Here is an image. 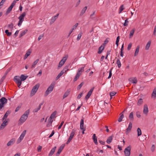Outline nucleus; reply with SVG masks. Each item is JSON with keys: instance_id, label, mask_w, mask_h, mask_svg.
I'll use <instances>...</instances> for the list:
<instances>
[{"instance_id": "1", "label": "nucleus", "mask_w": 156, "mask_h": 156, "mask_svg": "<svg viewBox=\"0 0 156 156\" xmlns=\"http://www.w3.org/2000/svg\"><path fill=\"white\" fill-rule=\"evenodd\" d=\"M30 110H28L26 111L21 116L19 120V122L21 124L24 123L27 119L28 115L29 114Z\"/></svg>"}, {"instance_id": "2", "label": "nucleus", "mask_w": 156, "mask_h": 156, "mask_svg": "<svg viewBox=\"0 0 156 156\" xmlns=\"http://www.w3.org/2000/svg\"><path fill=\"white\" fill-rule=\"evenodd\" d=\"M55 83H52L51 85L48 87L44 93V96L46 97L53 90L54 86L55 85Z\"/></svg>"}, {"instance_id": "3", "label": "nucleus", "mask_w": 156, "mask_h": 156, "mask_svg": "<svg viewBox=\"0 0 156 156\" xmlns=\"http://www.w3.org/2000/svg\"><path fill=\"white\" fill-rule=\"evenodd\" d=\"M7 102V100L4 97H2L0 99V111H2L4 107V106Z\"/></svg>"}, {"instance_id": "4", "label": "nucleus", "mask_w": 156, "mask_h": 156, "mask_svg": "<svg viewBox=\"0 0 156 156\" xmlns=\"http://www.w3.org/2000/svg\"><path fill=\"white\" fill-rule=\"evenodd\" d=\"M26 15V14L25 12H23L21 15L18 17L19 21L18 23V25L19 27H20L24 20V17Z\"/></svg>"}, {"instance_id": "5", "label": "nucleus", "mask_w": 156, "mask_h": 156, "mask_svg": "<svg viewBox=\"0 0 156 156\" xmlns=\"http://www.w3.org/2000/svg\"><path fill=\"white\" fill-rule=\"evenodd\" d=\"M39 87V85L38 84H36L33 87L30 93V95L31 96H33L36 93Z\"/></svg>"}, {"instance_id": "6", "label": "nucleus", "mask_w": 156, "mask_h": 156, "mask_svg": "<svg viewBox=\"0 0 156 156\" xmlns=\"http://www.w3.org/2000/svg\"><path fill=\"white\" fill-rule=\"evenodd\" d=\"M68 57V55H65V56L62 58V60L60 61V62H59L58 65V68L61 67L64 64L65 62L66 61Z\"/></svg>"}, {"instance_id": "7", "label": "nucleus", "mask_w": 156, "mask_h": 156, "mask_svg": "<svg viewBox=\"0 0 156 156\" xmlns=\"http://www.w3.org/2000/svg\"><path fill=\"white\" fill-rule=\"evenodd\" d=\"M26 133V130H24L22 133L20 135V137L17 139L16 141V143L18 144L20 143L22 140L23 139Z\"/></svg>"}, {"instance_id": "8", "label": "nucleus", "mask_w": 156, "mask_h": 156, "mask_svg": "<svg viewBox=\"0 0 156 156\" xmlns=\"http://www.w3.org/2000/svg\"><path fill=\"white\" fill-rule=\"evenodd\" d=\"M131 146H129L126 147L124 150V152L125 156H129L130 154Z\"/></svg>"}, {"instance_id": "9", "label": "nucleus", "mask_w": 156, "mask_h": 156, "mask_svg": "<svg viewBox=\"0 0 156 156\" xmlns=\"http://www.w3.org/2000/svg\"><path fill=\"white\" fill-rule=\"evenodd\" d=\"M16 4V1L14 0L10 6L9 7L7 11L6 12L5 14L6 15L8 14L11 11L12 9L13 8L14 6Z\"/></svg>"}, {"instance_id": "10", "label": "nucleus", "mask_w": 156, "mask_h": 156, "mask_svg": "<svg viewBox=\"0 0 156 156\" xmlns=\"http://www.w3.org/2000/svg\"><path fill=\"white\" fill-rule=\"evenodd\" d=\"M75 131L74 130H73L71 132L70 135L69 136V137L67 142L66 144H68L71 140L72 139L75 134Z\"/></svg>"}, {"instance_id": "11", "label": "nucleus", "mask_w": 156, "mask_h": 156, "mask_svg": "<svg viewBox=\"0 0 156 156\" xmlns=\"http://www.w3.org/2000/svg\"><path fill=\"white\" fill-rule=\"evenodd\" d=\"M149 110L147 105V104L144 105L143 111L144 114L146 115L147 114Z\"/></svg>"}, {"instance_id": "12", "label": "nucleus", "mask_w": 156, "mask_h": 156, "mask_svg": "<svg viewBox=\"0 0 156 156\" xmlns=\"http://www.w3.org/2000/svg\"><path fill=\"white\" fill-rule=\"evenodd\" d=\"M16 139L14 138L12 139L7 143V146L9 147L13 145L15 143Z\"/></svg>"}, {"instance_id": "13", "label": "nucleus", "mask_w": 156, "mask_h": 156, "mask_svg": "<svg viewBox=\"0 0 156 156\" xmlns=\"http://www.w3.org/2000/svg\"><path fill=\"white\" fill-rule=\"evenodd\" d=\"M94 88V87H92L90 89L89 91L88 92L87 94L85 97V99H86L87 100L90 98L93 91Z\"/></svg>"}, {"instance_id": "14", "label": "nucleus", "mask_w": 156, "mask_h": 156, "mask_svg": "<svg viewBox=\"0 0 156 156\" xmlns=\"http://www.w3.org/2000/svg\"><path fill=\"white\" fill-rule=\"evenodd\" d=\"M14 81L16 83H22L21 81L20 80V76H15L13 79Z\"/></svg>"}, {"instance_id": "15", "label": "nucleus", "mask_w": 156, "mask_h": 156, "mask_svg": "<svg viewBox=\"0 0 156 156\" xmlns=\"http://www.w3.org/2000/svg\"><path fill=\"white\" fill-rule=\"evenodd\" d=\"M32 50L31 49H29L27 51L25 55L24 59V60L26 59L27 57L30 55L32 52Z\"/></svg>"}, {"instance_id": "16", "label": "nucleus", "mask_w": 156, "mask_h": 156, "mask_svg": "<svg viewBox=\"0 0 156 156\" xmlns=\"http://www.w3.org/2000/svg\"><path fill=\"white\" fill-rule=\"evenodd\" d=\"M59 15V14H57L56 16L52 17L50 23V24H52L55 21L56 19L58 18Z\"/></svg>"}, {"instance_id": "17", "label": "nucleus", "mask_w": 156, "mask_h": 156, "mask_svg": "<svg viewBox=\"0 0 156 156\" xmlns=\"http://www.w3.org/2000/svg\"><path fill=\"white\" fill-rule=\"evenodd\" d=\"M57 112L56 111H54L53 112L51 115L50 117H49V119L51 120V121H53L54 118L55 117V116Z\"/></svg>"}, {"instance_id": "18", "label": "nucleus", "mask_w": 156, "mask_h": 156, "mask_svg": "<svg viewBox=\"0 0 156 156\" xmlns=\"http://www.w3.org/2000/svg\"><path fill=\"white\" fill-rule=\"evenodd\" d=\"M7 121H6V120H5L4 121L0 126V129L1 130L3 129L5 127V126L7 125Z\"/></svg>"}, {"instance_id": "19", "label": "nucleus", "mask_w": 156, "mask_h": 156, "mask_svg": "<svg viewBox=\"0 0 156 156\" xmlns=\"http://www.w3.org/2000/svg\"><path fill=\"white\" fill-rule=\"evenodd\" d=\"M132 127V124L131 122H130L129 123L128 127V128L126 129V134H127L129 133V132L130 131Z\"/></svg>"}, {"instance_id": "20", "label": "nucleus", "mask_w": 156, "mask_h": 156, "mask_svg": "<svg viewBox=\"0 0 156 156\" xmlns=\"http://www.w3.org/2000/svg\"><path fill=\"white\" fill-rule=\"evenodd\" d=\"M151 98L155 99L156 98V87L154 88L151 94Z\"/></svg>"}, {"instance_id": "21", "label": "nucleus", "mask_w": 156, "mask_h": 156, "mask_svg": "<svg viewBox=\"0 0 156 156\" xmlns=\"http://www.w3.org/2000/svg\"><path fill=\"white\" fill-rule=\"evenodd\" d=\"M129 80L130 83H133L136 84L137 82V80L136 77L130 78Z\"/></svg>"}, {"instance_id": "22", "label": "nucleus", "mask_w": 156, "mask_h": 156, "mask_svg": "<svg viewBox=\"0 0 156 156\" xmlns=\"http://www.w3.org/2000/svg\"><path fill=\"white\" fill-rule=\"evenodd\" d=\"M84 67L85 66H84L79 68L78 69V71L77 73L81 75L82 74V73L84 71Z\"/></svg>"}, {"instance_id": "23", "label": "nucleus", "mask_w": 156, "mask_h": 156, "mask_svg": "<svg viewBox=\"0 0 156 156\" xmlns=\"http://www.w3.org/2000/svg\"><path fill=\"white\" fill-rule=\"evenodd\" d=\"M63 148H64V146H61L60 147V148L58 150V151L57 153H56V156H59L60 154V153L62 151L63 149Z\"/></svg>"}, {"instance_id": "24", "label": "nucleus", "mask_w": 156, "mask_h": 156, "mask_svg": "<svg viewBox=\"0 0 156 156\" xmlns=\"http://www.w3.org/2000/svg\"><path fill=\"white\" fill-rule=\"evenodd\" d=\"M56 148V146L54 147L50 151L48 155V156H51L54 153Z\"/></svg>"}, {"instance_id": "25", "label": "nucleus", "mask_w": 156, "mask_h": 156, "mask_svg": "<svg viewBox=\"0 0 156 156\" xmlns=\"http://www.w3.org/2000/svg\"><path fill=\"white\" fill-rule=\"evenodd\" d=\"M92 139L94 141V143L96 145H97L98 144L97 137L96 136V134H93L92 137Z\"/></svg>"}, {"instance_id": "26", "label": "nucleus", "mask_w": 156, "mask_h": 156, "mask_svg": "<svg viewBox=\"0 0 156 156\" xmlns=\"http://www.w3.org/2000/svg\"><path fill=\"white\" fill-rule=\"evenodd\" d=\"M151 41H149L147 43L145 47V50H149L150 46H151Z\"/></svg>"}, {"instance_id": "27", "label": "nucleus", "mask_w": 156, "mask_h": 156, "mask_svg": "<svg viewBox=\"0 0 156 156\" xmlns=\"http://www.w3.org/2000/svg\"><path fill=\"white\" fill-rule=\"evenodd\" d=\"M113 139V136H109L106 140V142L108 144H110L112 141Z\"/></svg>"}, {"instance_id": "28", "label": "nucleus", "mask_w": 156, "mask_h": 156, "mask_svg": "<svg viewBox=\"0 0 156 156\" xmlns=\"http://www.w3.org/2000/svg\"><path fill=\"white\" fill-rule=\"evenodd\" d=\"M13 25L12 23H11L10 24L8 25V29L10 31H12L13 28Z\"/></svg>"}, {"instance_id": "29", "label": "nucleus", "mask_w": 156, "mask_h": 156, "mask_svg": "<svg viewBox=\"0 0 156 156\" xmlns=\"http://www.w3.org/2000/svg\"><path fill=\"white\" fill-rule=\"evenodd\" d=\"M27 77L28 76H25L23 74L21 75L20 76V78L21 82L22 81H23L25 80Z\"/></svg>"}, {"instance_id": "30", "label": "nucleus", "mask_w": 156, "mask_h": 156, "mask_svg": "<svg viewBox=\"0 0 156 156\" xmlns=\"http://www.w3.org/2000/svg\"><path fill=\"white\" fill-rule=\"evenodd\" d=\"M140 48L139 46L138 45L137 46L135 50V51L134 53V56H136L138 54Z\"/></svg>"}, {"instance_id": "31", "label": "nucleus", "mask_w": 156, "mask_h": 156, "mask_svg": "<svg viewBox=\"0 0 156 156\" xmlns=\"http://www.w3.org/2000/svg\"><path fill=\"white\" fill-rule=\"evenodd\" d=\"M27 29L25 30L22 31L20 33L19 37H21L22 36H23L27 32Z\"/></svg>"}, {"instance_id": "32", "label": "nucleus", "mask_w": 156, "mask_h": 156, "mask_svg": "<svg viewBox=\"0 0 156 156\" xmlns=\"http://www.w3.org/2000/svg\"><path fill=\"white\" fill-rule=\"evenodd\" d=\"M69 94V91H66L64 94L63 96V99H64L67 97Z\"/></svg>"}, {"instance_id": "33", "label": "nucleus", "mask_w": 156, "mask_h": 156, "mask_svg": "<svg viewBox=\"0 0 156 156\" xmlns=\"http://www.w3.org/2000/svg\"><path fill=\"white\" fill-rule=\"evenodd\" d=\"M104 47L102 46H101L98 49V53L99 54H101L102 51L104 50Z\"/></svg>"}, {"instance_id": "34", "label": "nucleus", "mask_w": 156, "mask_h": 156, "mask_svg": "<svg viewBox=\"0 0 156 156\" xmlns=\"http://www.w3.org/2000/svg\"><path fill=\"white\" fill-rule=\"evenodd\" d=\"M10 114V112L9 111H7L6 112L5 114L4 115V117L2 118V120H4V119H6L7 117L9 114Z\"/></svg>"}, {"instance_id": "35", "label": "nucleus", "mask_w": 156, "mask_h": 156, "mask_svg": "<svg viewBox=\"0 0 156 156\" xmlns=\"http://www.w3.org/2000/svg\"><path fill=\"white\" fill-rule=\"evenodd\" d=\"M41 109V105H39L37 107L34 109L33 111V112L35 113L37 112Z\"/></svg>"}, {"instance_id": "36", "label": "nucleus", "mask_w": 156, "mask_h": 156, "mask_svg": "<svg viewBox=\"0 0 156 156\" xmlns=\"http://www.w3.org/2000/svg\"><path fill=\"white\" fill-rule=\"evenodd\" d=\"M80 76L81 75H80L77 73L73 79L74 81L75 82L76 81Z\"/></svg>"}, {"instance_id": "37", "label": "nucleus", "mask_w": 156, "mask_h": 156, "mask_svg": "<svg viewBox=\"0 0 156 156\" xmlns=\"http://www.w3.org/2000/svg\"><path fill=\"white\" fill-rule=\"evenodd\" d=\"M64 73L63 71H61L56 78V80H58Z\"/></svg>"}, {"instance_id": "38", "label": "nucleus", "mask_w": 156, "mask_h": 156, "mask_svg": "<svg viewBox=\"0 0 156 156\" xmlns=\"http://www.w3.org/2000/svg\"><path fill=\"white\" fill-rule=\"evenodd\" d=\"M129 119L131 121L133 120V112H131L130 113L129 116Z\"/></svg>"}, {"instance_id": "39", "label": "nucleus", "mask_w": 156, "mask_h": 156, "mask_svg": "<svg viewBox=\"0 0 156 156\" xmlns=\"http://www.w3.org/2000/svg\"><path fill=\"white\" fill-rule=\"evenodd\" d=\"M87 8L86 6L85 7L83 8L80 13L81 15H82L85 12L87 9Z\"/></svg>"}, {"instance_id": "40", "label": "nucleus", "mask_w": 156, "mask_h": 156, "mask_svg": "<svg viewBox=\"0 0 156 156\" xmlns=\"http://www.w3.org/2000/svg\"><path fill=\"white\" fill-rule=\"evenodd\" d=\"M39 61V59H36L33 63L31 66V68H33L37 64Z\"/></svg>"}, {"instance_id": "41", "label": "nucleus", "mask_w": 156, "mask_h": 156, "mask_svg": "<svg viewBox=\"0 0 156 156\" xmlns=\"http://www.w3.org/2000/svg\"><path fill=\"white\" fill-rule=\"evenodd\" d=\"M137 132L138 136H140L142 134L141 131L140 129L139 128H138L137 129Z\"/></svg>"}, {"instance_id": "42", "label": "nucleus", "mask_w": 156, "mask_h": 156, "mask_svg": "<svg viewBox=\"0 0 156 156\" xmlns=\"http://www.w3.org/2000/svg\"><path fill=\"white\" fill-rule=\"evenodd\" d=\"M135 31V29H133L130 31V34H129V38H131L132 37Z\"/></svg>"}, {"instance_id": "43", "label": "nucleus", "mask_w": 156, "mask_h": 156, "mask_svg": "<svg viewBox=\"0 0 156 156\" xmlns=\"http://www.w3.org/2000/svg\"><path fill=\"white\" fill-rule=\"evenodd\" d=\"M53 121H51V120L48 119V122L47 124V126L49 127L51 126L52 123Z\"/></svg>"}, {"instance_id": "44", "label": "nucleus", "mask_w": 156, "mask_h": 156, "mask_svg": "<svg viewBox=\"0 0 156 156\" xmlns=\"http://www.w3.org/2000/svg\"><path fill=\"white\" fill-rule=\"evenodd\" d=\"M68 70H69V69L68 68V66H66L62 70L64 73H66Z\"/></svg>"}, {"instance_id": "45", "label": "nucleus", "mask_w": 156, "mask_h": 156, "mask_svg": "<svg viewBox=\"0 0 156 156\" xmlns=\"http://www.w3.org/2000/svg\"><path fill=\"white\" fill-rule=\"evenodd\" d=\"M116 94V92L114 91H112L110 92L109 94L111 97V99L112 98V97L114 96Z\"/></svg>"}, {"instance_id": "46", "label": "nucleus", "mask_w": 156, "mask_h": 156, "mask_svg": "<svg viewBox=\"0 0 156 156\" xmlns=\"http://www.w3.org/2000/svg\"><path fill=\"white\" fill-rule=\"evenodd\" d=\"M116 63L117 64L118 68H119L121 67V64L119 59L117 60Z\"/></svg>"}, {"instance_id": "47", "label": "nucleus", "mask_w": 156, "mask_h": 156, "mask_svg": "<svg viewBox=\"0 0 156 156\" xmlns=\"http://www.w3.org/2000/svg\"><path fill=\"white\" fill-rule=\"evenodd\" d=\"M128 23H129L128 19H127L125 20V22L123 24V26H127L128 25Z\"/></svg>"}, {"instance_id": "48", "label": "nucleus", "mask_w": 156, "mask_h": 156, "mask_svg": "<svg viewBox=\"0 0 156 156\" xmlns=\"http://www.w3.org/2000/svg\"><path fill=\"white\" fill-rule=\"evenodd\" d=\"M82 33L81 32H80L79 34H78L77 38V40L78 41L81 38L82 35Z\"/></svg>"}, {"instance_id": "49", "label": "nucleus", "mask_w": 156, "mask_h": 156, "mask_svg": "<svg viewBox=\"0 0 156 156\" xmlns=\"http://www.w3.org/2000/svg\"><path fill=\"white\" fill-rule=\"evenodd\" d=\"M119 13H121L123 10L124 9V6L123 5H122L119 8Z\"/></svg>"}, {"instance_id": "50", "label": "nucleus", "mask_w": 156, "mask_h": 156, "mask_svg": "<svg viewBox=\"0 0 156 156\" xmlns=\"http://www.w3.org/2000/svg\"><path fill=\"white\" fill-rule=\"evenodd\" d=\"M5 33H6V34L7 35V36H10L12 34L11 32H9V30H6L5 31Z\"/></svg>"}, {"instance_id": "51", "label": "nucleus", "mask_w": 156, "mask_h": 156, "mask_svg": "<svg viewBox=\"0 0 156 156\" xmlns=\"http://www.w3.org/2000/svg\"><path fill=\"white\" fill-rule=\"evenodd\" d=\"M120 37L119 36H118L117 37L116 41V44L117 47L119 45V41Z\"/></svg>"}, {"instance_id": "52", "label": "nucleus", "mask_w": 156, "mask_h": 156, "mask_svg": "<svg viewBox=\"0 0 156 156\" xmlns=\"http://www.w3.org/2000/svg\"><path fill=\"white\" fill-rule=\"evenodd\" d=\"M143 100L142 99H140L139 100L138 102H137V105H140L142 104L143 103Z\"/></svg>"}, {"instance_id": "53", "label": "nucleus", "mask_w": 156, "mask_h": 156, "mask_svg": "<svg viewBox=\"0 0 156 156\" xmlns=\"http://www.w3.org/2000/svg\"><path fill=\"white\" fill-rule=\"evenodd\" d=\"M78 23H76L73 27L72 28V29L73 30H74L76 29V28L78 26Z\"/></svg>"}, {"instance_id": "54", "label": "nucleus", "mask_w": 156, "mask_h": 156, "mask_svg": "<svg viewBox=\"0 0 156 156\" xmlns=\"http://www.w3.org/2000/svg\"><path fill=\"white\" fill-rule=\"evenodd\" d=\"M83 82H82L80 85H78V86L77 87V89L78 90H80L81 88V87H82V86H83Z\"/></svg>"}, {"instance_id": "55", "label": "nucleus", "mask_w": 156, "mask_h": 156, "mask_svg": "<svg viewBox=\"0 0 156 156\" xmlns=\"http://www.w3.org/2000/svg\"><path fill=\"white\" fill-rule=\"evenodd\" d=\"M136 115L138 118H140L141 117L140 112L139 111H137L136 112Z\"/></svg>"}, {"instance_id": "56", "label": "nucleus", "mask_w": 156, "mask_h": 156, "mask_svg": "<svg viewBox=\"0 0 156 156\" xmlns=\"http://www.w3.org/2000/svg\"><path fill=\"white\" fill-rule=\"evenodd\" d=\"M83 93L82 92L80 94H79L77 97V99H80L81 97L83 95Z\"/></svg>"}, {"instance_id": "57", "label": "nucleus", "mask_w": 156, "mask_h": 156, "mask_svg": "<svg viewBox=\"0 0 156 156\" xmlns=\"http://www.w3.org/2000/svg\"><path fill=\"white\" fill-rule=\"evenodd\" d=\"M153 34L154 36H156V25L155 26L154 28Z\"/></svg>"}, {"instance_id": "58", "label": "nucleus", "mask_w": 156, "mask_h": 156, "mask_svg": "<svg viewBox=\"0 0 156 156\" xmlns=\"http://www.w3.org/2000/svg\"><path fill=\"white\" fill-rule=\"evenodd\" d=\"M132 47V44L131 43H130L129 44L128 47H127V50H129L130 49H131Z\"/></svg>"}, {"instance_id": "59", "label": "nucleus", "mask_w": 156, "mask_h": 156, "mask_svg": "<svg viewBox=\"0 0 156 156\" xmlns=\"http://www.w3.org/2000/svg\"><path fill=\"white\" fill-rule=\"evenodd\" d=\"M64 122L63 121H62V122L60 124V125L59 126H58V129H61V128L62 126L63 125V123H64Z\"/></svg>"}, {"instance_id": "60", "label": "nucleus", "mask_w": 156, "mask_h": 156, "mask_svg": "<svg viewBox=\"0 0 156 156\" xmlns=\"http://www.w3.org/2000/svg\"><path fill=\"white\" fill-rule=\"evenodd\" d=\"M42 148V147L41 146H39L37 147V151L38 152H40Z\"/></svg>"}, {"instance_id": "61", "label": "nucleus", "mask_w": 156, "mask_h": 156, "mask_svg": "<svg viewBox=\"0 0 156 156\" xmlns=\"http://www.w3.org/2000/svg\"><path fill=\"white\" fill-rule=\"evenodd\" d=\"M43 37V34H41V35H40L39 37H38V40L39 41H40L41 39V38Z\"/></svg>"}, {"instance_id": "62", "label": "nucleus", "mask_w": 156, "mask_h": 156, "mask_svg": "<svg viewBox=\"0 0 156 156\" xmlns=\"http://www.w3.org/2000/svg\"><path fill=\"white\" fill-rule=\"evenodd\" d=\"M154 149H155V146L154 145H152V147L151 148V151L152 152H153L154 151Z\"/></svg>"}, {"instance_id": "63", "label": "nucleus", "mask_w": 156, "mask_h": 156, "mask_svg": "<svg viewBox=\"0 0 156 156\" xmlns=\"http://www.w3.org/2000/svg\"><path fill=\"white\" fill-rule=\"evenodd\" d=\"M99 142L102 145H104L105 142L104 141H102V140H100L99 141Z\"/></svg>"}, {"instance_id": "64", "label": "nucleus", "mask_w": 156, "mask_h": 156, "mask_svg": "<svg viewBox=\"0 0 156 156\" xmlns=\"http://www.w3.org/2000/svg\"><path fill=\"white\" fill-rule=\"evenodd\" d=\"M54 134V131H53L50 134V135H49V138H50L51 137H52L53 135Z\"/></svg>"}]
</instances>
